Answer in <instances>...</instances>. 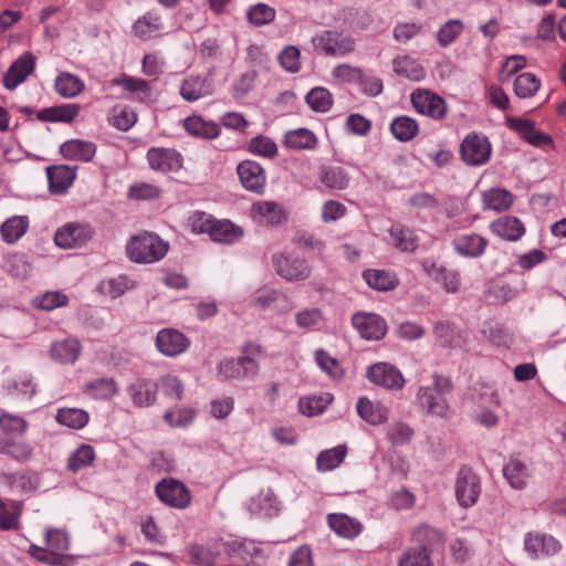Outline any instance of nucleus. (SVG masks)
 Returning a JSON list of instances; mask_svg holds the SVG:
<instances>
[{
    "label": "nucleus",
    "instance_id": "nucleus-1",
    "mask_svg": "<svg viewBox=\"0 0 566 566\" xmlns=\"http://www.w3.org/2000/svg\"><path fill=\"white\" fill-rule=\"evenodd\" d=\"M264 356L259 344H245L237 359L228 358L218 366L219 374L224 379H253L260 370V359Z\"/></svg>",
    "mask_w": 566,
    "mask_h": 566
},
{
    "label": "nucleus",
    "instance_id": "nucleus-2",
    "mask_svg": "<svg viewBox=\"0 0 566 566\" xmlns=\"http://www.w3.org/2000/svg\"><path fill=\"white\" fill-rule=\"evenodd\" d=\"M431 386L420 387L417 399L428 415L448 418L451 415V407L448 402V395L452 392L453 385L449 377L434 374Z\"/></svg>",
    "mask_w": 566,
    "mask_h": 566
},
{
    "label": "nucleus",
    "instance_id": "nucleus-3",
    "mask_svg": "<svg viewBox=\"0 0 566 566\" xmlns=\"http://www.w3.org/2000/svg\"><path fill=\"white\" fill-rule=\"evenodd\" d=\"M167 251L168 243L151 232L134 237L127 245V253L130 260L137 263L159 261L166 255Z\"/></svg>",
    "mask_w": 566,
    "mask_h": 566
},
{
    "label": "nucleus",
    "instance_id": "nucleus-4",
    "mask_svg": "<svg viewBox=\"0 0 566 566\" xmlns=\"http://www.w3.org/2000/svg\"><path fill=\"white\" fill-rule=\"evenodd\" d=\"M415 539L420 544L411 547L402 554L398 566H431L429 551L426 544L428 539H440V533L429 526H420L413 534Z\"/></svg>",
    "mask_w": 566,
    "mask_h": 566
},
{
    "label": "nucleus",
    "instance_id": "nucleus-5",
    "mask_svg": "<svg viewBox=\"0 0 566 566\" xmlns=\"http://www.w3.org/2000/svg\"><path fill=\"white\" fill-rule=\"evenodd\" d=\"M492 154V145L486 136L471 133L464 137L460 145L461 159L468 166L485 165Z\"/></svg>",
    "mask_w": 566,
    "mask_h": 566
},
{
    "label": "nucleus",
    "instance_id": "nucleus-6",
    "mask_svg": "<svg viewBox=\"0 0 566 566\" xmlns=\"http://www.w3.org/2000/svg\"><path fill=\"white\" fill-rule=\"evenodd\" d=\"M455 497L462 507L474 505L481 494L479 475L468 465H462L455 479Z\"/></svg>",
    "mask_w": 566,
    "mask_h": 566
},
{
    "label": "nucleus",
    "instance_id": "nucleus-7",
    "mask_svg": "<svg viewBox=\"0 0 566 566\" xmlns=\"http://www.w3.org/2000/svg\"><path fill=\"white\" fill-rule=\"evenodd\" d=\"M316 51L328 56L345 55L355 50V41L350 36H343L336 31L327 30L312 39Z\"/></svg>",
    "mask_w": 566,
    "mask_h": 566
},
{
    "label": "nucleus",
    "instance_id": "nucleus-8",
    "mask_svg": "<svg viewBox=\"0 0 566 566\" xmlns=\"http://www.w3.org/2000/svg\"><path fill=\"white\" fill-rule=\"evenodd\" d=\"M159 500L176 509H186L191 501L189 489L180 481L175 479H164L155 488Z\"/></svg>",
    "mask_w": 566,
    "mask_h": 566
},
{
    "label": "nucleus",
    "instance_id": "nucleus-9",
    "mask_svg": "<svg viewBox=\"0 0 566 566\" xmlns=\"http://www.w3.org/2000/svg\"><path fill=\"white\" fill-rule=\"evenodd\" d=\"M367 378L375 385L386 389L397 390L405 385V378L399 369L387 363H377L367 370Z\"/></svg>",
    "mask_w": 566,
    "mask_h": 566
},
{
    "label": "nucleus",
    "instance_id": "nucleus-10",
    "mask_svg": "<svg viewBox=\"0 0 566 566\" xmlns=\"http://www.w3.org/2000/svg\"><path fill=\"white\" fill-rule=\"evenodd\" d=\"M415 109L423 115L441 119L446 115V103L437 94L427 90H417L411 94Z\"/></svg>",
    "mask_w": 566,
    "mask_h": 566
},
{
    "label": "nucleus",
    "instance_id": "nucleus-11",
    "mask_svg": "<svg viewBox=\"0 0 566 566\" xmlns=\"http://www.w3.org/2000/svg\"><path fill=\"white\" fill-rule=\"evenodd\" d=\"M147 160L154 170L177 171L182 167V156L172 148L153 147L147 151Z\"/></svg>",
    "mask_w": 566,
    "mask_h": 566
},
{
    "label": "nucleus",
    "instance_id": "nucleus-12",
    "mask_svg": "<svg viewBox=\"0 0 566 566\" xmlns=\"http://www.w3.org/2000/svg\"><path fill=\"white\" fill-rule=\"evenodd\" d=\"M93 237V229L88 224L70 223L59 229L54 235L56 245L65 249L81 247Z\"/></svg>",
    "mask_w": 566,
    "mask_h": 566
},
{
    "label": "nucleus",
    "instance_id": "nucleus-13",
    "mask_svg": "<svg viewBox=\"0 0 566 566\" xmlns=\"http://www.w3.org/2000/svg\"><path fill=\"white\" fill-rule=\"evenodd\" d=\"M242 186L252 192L261 195L265 189V172L260 164L252 160H244L237 168Z\"/></svg>",
    "mask_w": 566,
    "mask_h": 566
},
{
    "label": "nucleus",
    "instance_id": "nucleus-14",
    "mask_svg": "<svg viewBox=\"0 0 566 566\" xmlns=\"http://www.w3.org/2000/svg\"><path fill=\"white\" fill-rule=\"evenodd\" d=\"M272 260L276 273L287 281L305 280L311 274V268L303 259L274 255Z\"/></svg>",
    "mask_w": 566,
    "mask_h": 566
},
{
    "label": "nucleus",
    "instance_id": "nucleus-15",
    "mask_svg": "<svg viewBox=\"0 0 566 566\" xmlns=\"http://www.w3.org/2000/svg\"><path fill=\"white\" fill-rule=\"evenodd\" d=\"M35 57L31 52L19 56L3 76V85L8 90H14L34 71Z\"/></svg>",
    "mask_w": 566,
    "mask_h": 566
},
{
    "label": "nucleus",
    "instance_id": "nucleus-16",
    "mask_svg": "<svg viewBox=\"0 0 566 566\" xmlns=\"http://www.w3.org/2000/svg\"><path fill=\"white\" fill-rule=\"evenodd\" d=\"M353 326L366 339L378 340L385 336L386 322L376 314L357 313L352 317Z\"/></svg>",
    "mask_w": 566,
    "mask_h": 566
},
{
    "label": "nucleus",
    "instance_id": "nucleus-17",
    "mask_svg": "<svg viewBox=\"0 0 566 566\" xmlns=\"http://www.w3.org/2000/svg\"><path fill=\"white\" fill-rule=\"evenodd\" d=\"M190 345L189 339L179 331L172 328L161 329L156 337V346L166 356H177Z\"/></svg>",
    "mask_w": 566,
    "mask_h": 566
},
{
    "label": "nucleus",
    "instance_id": "nucleus-18",
    "mask_svg": "<svg viewBox=\"0 0 566 566\" xmlns=\"http://www.w3.org/2000/svg\"><path fill=\"white\" fill-rule=\"evenodd\" d=\"M524 547L532 557L539 558L558 553L560 544L553 536L528 533L524 539Z\"/></svg>",
    "mask_w": 566,
    "mask_h": 566
},
{
    "label": "nucleus",
    "instance_id": "nucleus-19",
    "mask_svg": "<svg viewBox=\"0 0 566 566\" xmlns=\"http://www.w3.org/2000/svg\"><path fill=\"white\" fill-rule=\"evenodd\" d=\"M251 213L261 224L279 226L286 221V212L276 202L259 201L252 205Z\"/></svg>",
    "mask_w": 566,
    "mask_h": 566
},
{
    "label": "nucleus",
    "instance_id": "nucleus-20",
    "mask_svg": "<svg viewBox=\"0 0 566 566\" xmlns=\"http://www.w3.org/2000/svg\"><path fill=\"white\" fill-rule=\"evenodd\" d=\"M452 245L457 253L467 258H479L484 253L488 240L476 233H465L458 235Z\"/></svg>",
    "mask_w": 566,
    "mask_h": 566
},
{
    "label": "nucleus",
    "instance_id": "nucleus-21",
    "mask_svg": "<svg viewBox=\"0 0 566 566\" xmlns=\"http://www.w3.org/2000/svg\"><path fill=\"white\" fill-rule=\"evenodd\" d=\"M61 155L67 160L91 161L96 154V145L82 139H71L60 147Z\"/></svg>",
    "mask_w": 566,
    "mask_h": 566
},
{
    "label": "nucleus",
    "instance_id": "nucleus-22",
    "mask_svg": "<svg viewBox=\"0 0 566 566\" xmlns=\"http://www.w3.org/2000/svg\"><path fill=\"white\" fill-rule=\"evenodd\" d=\"M157 390L158 385L155 381L144 378L137 379L128 388L134 405L138 407L153 405L156 400Z\"/></svg>",
    "mask_w": 566,
    "mask_h": 566
},
{
    "label": "nucleus",
    "instance_id": "nucleus-23",
    "mask_svg": "<svg viewBox=\"0 0 566 566\" xmlns=\"http://www.w3.org/2000/svg\"><path fill=\"white\" fill-rule=\"evenodd\" d=\"M327 522L329 527L337 535L345 538H354L363 530V525L359 521L342 513L328 514Z\"/></svg>",
    "mask_w": 566,
    "mask_h": 566
},
{
    "label": "nucleus",
    "instance_id": "nucleus-24",
    "mask_svg": "<svg viewBox=\"0 0 566 566\" xmlns=\"http://www.w3.org/2000/svg\"><path fill=\"white\" fill-rule=\"evenodd\" d=\"M184 128L189 135L203 139H213L219 136L221 130L217 123L196 115L184 120Z\"/></svg>",
    "mask_w": 566,
    "mask_h": 566
},
{
    "label": "nucleus",
    "instance_id": "nucleus-25",
    "mask_svg": "<svg viewBox=\"0 0 566 566\" xmlns=\"http://www.w3.org/2000/svg\"><path fill=\"white\" fill-rule=\"evenodd\" d=\"M363 277L369 287L377 291H391L399 283L394 272L386 270L369 269L363 272Z\"/></svg>",
    "mask_w": 566,
    "mask_h": 566
},
{
    "label": "nucleus",
    "instance_id": "nucleus-26",
    "mask_svg": "<svg viewBox=\"0 0 566 566\" xmlns=\"http://www.w3.org/2000/svg\"><path fill=\"white\" fill-rule=\"evenodd\" d=\"M491 230L496 235L510 241L520 239L524 232L523 223L515 217H502L491 223Z\"/></svg>",
    "mask_w": 566,
    "mask_h": 566
},
{
    "label": "nucleus",
    "instance_id": "nucleus-27",
    "mask_svg": "<svg viewBox=\"0 0 566 566\" xmlns=\"http://www.w3.org/2000/svg\"><path fill=\"white\" fill-rule=\"evenodd\" d=\"M357 412L361 419L371 426H377L388 419V410L380 403H375L364 397L357 401Z\"/></svg>",
    "mask_w": 566,
    "mask_h": 566
},
{
    "label": "nucleus",
    "instance_id": "nucleus-28",
    "mask_svg": "<svg viewBox=\"0 0 566 566\" xmlns=\"http://www.w3.org/2000/svg\"><path fill=\"white\" fill-rule=\"evenodd\" d=\"M46 172L50 189L55 193L64 192L75 178V171L65 165L49 167Z\"/></svg>",
    "mask_w": 566,
    "mask_h": 566
},
{
    "label": "nucleus",
    "instance_id": "nucleus-29",
    "mask_svg": "<svg viewBox=\"0 0 566 566\" xmlns=\"http://www.w3.org/2000/svg\"><path fill=\"white\" fill-rule=\"evenodd\" d=\"M319 180L332 190H344L349 185L348 174L339 166H322L319 168Z\"/></svg>",
    "mask_w": 566,
    "mask_h": 566
},
{
    "label": "nucleus",
    "instance_id": "nucleus-30",
    "mask_svg": "<svg viewBox=\"0 0 566 566\" xmlns=\"http://www.w3.org/2000/svg\"><path fill=\"white\" fill-rule=\"evenodd\" d=\"M503 475L513 489L523 490L531 473L525 463L518 459H511L503 468Z\"/></svg>",
    "mask_w": 566,
    "mask_h": 566
},
{
    "label": "nucleus",
    "instance_id": "nucleus-31",
    "mask_svg": "<svg viewBox=\"0 0 566 566\" xmlns=\"http://www.w3.org/2000/svg\"><path fill=\"white\" fill-rule=\"evenodd\" d=\"M0 453L19 462H27L33 457V447L27 441L4 438L0 439Z\"/></svg>",
    "mask_w": 566,
    "mask_h": 566
},
{
    "label": "nucleus",
    "instance_id": "nucleus-32",
    "mask_svg": "<svg viewBox=\"0 0 566 566\" xmlns=\"http://www.w3.org/2000/svg\"><path fill=\"white\" fill-rule=\"evenodd\" d=\"M80 354L81 345L73 338L55 342L51 346L52 358L63 364L74 363Z\"/></svg>",
    "mask_w": 566,
    "mask_h": 566
},
{
    "label": "nucleus",
    "instance_id": "nucleus-33",
    "mask_svg": "<svg viewBox=\"0 0 566 566\" xmlns=\"http://www.w3.org/2000/svg\"><path fill=\"white\" fill-rule=\"evenodd\" d=\"M209 235L216 242L231 244L243 235V230L228 220H216Z\"/></svg>",
    "mask_w": 566,
    "mask_h": 566
},
{
    "label": "nucleus",
    "instance_id": "nucleus-34",
    "mask_svg": "<svg viewBox=\"0 0 566 566\" xmlns=\"http://www.w3.org/2000/svg\"><path fill=\"white\" fill-rule=\"evenodd\" d=\"M161 29V19L158 14L147 12L133 25L134 34L140 40H148Z\"/></svg>",
    "mask_w": 566,
    "mask_h": 566
},
{
    "label": "nucleus",
    "instance_id": "nucleus-35",
    "mask_svg": "<svg viewBox=\"0 0 566 566\" xmlns=\"http://www.w3.org/2000/svg\"><path fill=\"white\" fill-rule=\"evenodd\" d=\"M390 237L394 239V245L403 252H413L418 248V237L413 230L395 224L389 230Z\"/></svg>",
    "mask_w": 566,
    "mask_h": 566
},
{
    "label": "nucleus",
    "instance_id": "nucleus-36",
    "mask_svg": "<svg viewBox=\"0 0 566 566\" xmlns=\"http://www.w3.org/2000/svg\"><path fill=\"white\" fill-rule=\"evenodd\" d=\"M113 85L122 86L133 98L145 101L150 95L149 83L145 80L123 76L112 80Z\"/></svg>",
    "mask_w": 566,
    "mask_h": 566
},
{
    "label": "nucleus",
    "instance_id": "nucleus-37",
    "mask_svg": "<svg viewBox=\"0 0 566 566\" xmlns=\"http://www.w3.org/2000/svg\"><path fill=\"white\" fill-rule=\"evenodd\" d=\"M417 122L409 116H398L390 124V132L399 142H409L418 134Z\"/></svg>",
    "mask_w": 566,
    "mask_h": 566
},
{
    "label": "nucleus",
    "instance_id": "nucleus-38",
    "mask_svg": "<svg viewBox=\"0 0 566 566\" xmlns=\"http://www.w3.org/2000/svg\"><path fill=\"white\" fill-rule=\"evenodd\" d=\"M209 94H211V90L207 85V81L199 76L185 80L180 87V95L188 102H195Z\"/></svg>",
    "mask_w": 566,
    "mask_h": 566
},
{
    "label": "nucleus",
    "instance_id": "nucleus-39",
    "mask_svg": "<svg viewBox=\"0 0 566 566\" xmlns=\"http://www.w3.org/2000/svg\"><path fill=\"white\" fill-rule=\"evenodd\" d=\"M483 207L495 211L509 209L513 202L512 195L504 189H490L482 195Z\"/></svg>",
    "mask_w": 566,
    "mask_h": 566
},
{
    "label": "nucleus",
    "instance_id": "nucleus-40",
    "mask_svg": "<svg viewBox=\"0 0 566 566\" xmlns=\"http://www.w3.org/2000/svg\"><path fill=\"white\" fill-rule=\"evenodd\" d=\"M284 143L286 147L292 149H313L317 139L311 130L298 128L286 133Z\"/></svg>",
    "mask_w": 566,
    "mask_h": 566
},
{
    "label": "nucleus",
    "instance_id": "nucleus-41",
    "mask_svg": "<svg viewBox=\"0 0 566 566\" xmlns=\"http://www.w3.org/2000/svg\"><path fill=\"white\" fill-rule=\"evenodd\" d=\"M392 63L394 70L398 75L411 81H420L424 76L423 67L408 55L398 56Z\"/></svg>",
    "mask_w": 566,
    "mask_h": 566
},
{
    "label": "nucleus",
    "instance_id": "nucleus-42",
    "mask_svg": "<svg viewBox=\"0 0 566 566\" xmlns=\"http://www.w3.org/2000/svg\"><path fill=\"white\" fill-rule=\"evenodd\" d=\"M29 226L25 217H12L2 223L0 232L7 243L17 242L27 231Z\"/></svg>",
    "mask_w": 566,
    "mask_h": 566
},
{
    "label": "nucleus",
    "instance_id": "nucleus-43",
    "mask_svg": "<svg viewBox=\"0 0 566 566\" xmlns=\"http://www.w3.org/2000/svg\"><path fill=\"white\" fill-rule=\"evenodd\" d=\"M55 90L61 96L71 98L82 93L84 83L77 76L65 72L56 77Z\"/></svg>",
    "mask_w": 566,
    "mask_h": 566
},
{
    "label": "nucleus",
    "instance_id": "nucleus-44",
    "mask_svg": "<svg viewBox=\"0 0 566 566\" xmlns=\"http://www.w3.org/2000/svg\"><path fill=\"white\" fill-rule=\"evenodd\" d=\"M55 418L59 423L72 429H82L88 421L87 412L77 408H61Z\"/></svg>",
    "mask_w": 566,
    "mask_h": 566
},
{
    "label": "nucleus",
    "instance_id": "nucleus-45",
    "mask_svg": "<svg viewBox=\"0 0 566 566\" xmlns=\"http://www.w3.org/2000/svg\"><path fill=\"white\" fill-rule=\"evenodd\" d=\"M346 452L347 449L345 446H337L329 450L322 451L317 457V469L321 471H329L335 469L343 462Z\"/></svg>",
    "mask_w": 566,
    "mask_h": 566
},
{
    "label": "nucleus",
    "instance_id": "nucleus-46",
    "mask_svg": "<svg viewBox=\"0 0 566 566\" xmlns=\"http://www.w3.org/2000/svg\"><path fill=\"white\" fill-rule=\"evenodd\" d=\"M305 99L311 109L315 112L325 113L329 111L333 105L332 94L328 90L321 86L312 88Z\"/></svg>",
    "mask_w": 566,
    "mask_h": 566
},
{
    "label": "nucleus",
    "instance_id": "nucleus-47",
    "mask_svg": "<svg viewBox=\"0 0 566 566\" xmlns=\"http://www.w3.org/2000/svg\"><path fill=\"white\" fill-rule=\"evenodd\" d=\"M539 86L541 82L533 73H522L514 81V92L521 98L532 97Z\"/></svg>",
    "mask_w": 566,
    "mask_h": 566
},
{
    "label": "nucleus",
    "instance_id": "nucleus-48",
    "mask_svg": "<svg viewBox=\"0 0 566 566\" xmlns=\"http://www.w3.org/2000/svg\"><path fill=\"white\" fill-rule=\"evenodd\" d=\"M95 460V451L88 444H82L69 459L67 468L72 472H76Z\"/></svg>",
    "mask_w": 566,
    "mask_h": 566
},
{
    "label": "nucleus",
    "instance_id": "nucleus-49",
    "mask_svg": "<svg viewBox=\"0 0 566 566\" xmlns=\"http://www.w3.org/2000/svg\"><path fill=\"white\" fill-rule=\"evenodd\" d=\"M248 20L255 27L269 24L275 18V10L264 3L252 6L247 13Z\"/></svg>",
    "mask_w": 566,
    "mask_h": 566
},
{
    "label": "nucleus",
    "instance_id": "nucleus-50",
    "mask_svg": "<svg viewBox=\"0 0 566 566\" xmlns=\"http://www.w3.org/2000/svg\"><path fill=\"white\" fill-rule=\"evenodd\" d=\"M249 150L259 156L273 158L277 154L276 144L266 136H256L249 143Z\"/></svg>",
    "mask_w": 566,
    "mask_h": 566
},
{
    "label": "nucleus",
    "instance_id": "nucleus-51",
    "mask_svg": "<svg viewBox=\"0 0 566 566\" xmlns=\"http://www.w3.org/2000/svg\"><path fill=\"white\" fill-rule=\"evenodd\" d=\"M413 429L405 422H395L387 428V438L395 446H401L410 441Z\"/></svg>",
    "mask_w": 566,
    "mask_h": 566
},
{
    "label": "nucleus",
    "instance_id": "nucleus-52",
    "mask_svg": "<svg viewBox=\"0 0 566 566\" xmlns=\"http://www.w3.org/2000/svg\"><path fill=\"white\" fill-rule=\"evenodd\" d=\"M463 30L460 20H449L438 31L437 39L440 45H450Z\"/></svg>",
    "mask_w": 566,
    "mask_h": 566
},
{
    "label": "nucleus",
    "instance_id": "nucleus-53",
    "mask_svg": "<svg viewBox=\"0 0 566 566\" xmlns=\"http://www.w3.org/2000/svg\"><path fill=\"white\" fill-rule=\"evenodd\" d=\"M134 286V281L129 280L125 275H119L114 279H109L102 283L103 291L108 294L112 298H116L124 294L127 290Z\"/></svg>",
    "mask_w": 566,
    "mask_h": 566
},
{
    "label": "nucleus",
    "instance_id": "nucleus-54",
    "mask_svg": "<svg viewBox=\"0 0 566 566\" xmlns=\"http://www.w3.org/2000/svg\"><path fill=\"white\" fill-rule=\"evenodd\" d=\"M301 53L296 46L287 45L279 55L281 66L291 73H296L301 69Z\"/></svg>",
    "mask_w": 566,
    "mask_h": 566
},
{
    "label": "nucleus",
    "instance_id": "nucleus-55",
    "mask_svg": "<svg viewBox=\"0 0 566 566\" xmlns=\"http://www.w3.org/2000/svg\"><path fill=\"white\" fill-rule=\"evenodd\" d=\"M0 428L7 433L23 434L28 429V422L22 417L3 412L0 415Z\"/></svg>",
    "mask_w": 566,
    "mask_h": 566
},
{
    "label": "nucleus",
    "instance_id": "nucleus-56",
    "mask_svg": "<svg viewBox=\"0 0 566 566\" xmlns=\"http://www.w3.org/2000/svg\"><path fill=\"white\" fill-rule=\"evenodd\" d=\"M363 70L349 64H339L333 69V77L342 83H358L361 80Z\"/></svg>",
    "mask_w": 566,
    "mask_h": 566
},
{
    "label": "nucleus",
    "instance_id": "nucleus-57",
    "mask_svg": "<svg viewBox=\"0 0 566 566\" xmlns=\"http://www.w3.org/2000/svg\"><path fill=\"white\" fill-rule=\"evenodd\" d=\"M190 227L195 233H208L214 226L216 220L211 214L203 211H195L189 218Z\"/></svg>",
    "mask_w": 566,
    "mask_h": 566
},
{
    "label": "nucleus",
    "instance_id": "nucleus-58",
    "mask_svg": "<svg viewBox=\"0 0 566 566\" xmlns=\"http://www.w3.org/2000/svg\"><path fill=\"white\" fill-rule=\"evenodd\" d=\"M22 513L20 504L14 503L12 510L2 509L0 511V528L3 531L19 530V518Z\"/></svg>",
    "mask_w": 566,
    "mask_h": 566
},
{
    "label": "nucleus",
    "instance_id": "nucleus-59",
    "mask_svg": "<svg viewBox=\"0 0 566 566\" xmlns=\"http://www.w3.org/2000/svg\"><path fill=\"white\" fill-rule=\"evenodd\" d=\"M48 547L52 551L63 552L70 547V539L64 531L59 528L48 530L45 534Z\"/></svg>",
    "mask_w": 566,
    "mask_h": 566
},
{
    "label": "nucleus",
    "instance_id": "nucleus-60",
    "mask_svg": "<svg viewBox=\"0 0 566 566\" xmlns=\"http://www.w3.org/2000/svg\"><path fill=\"white\" fill-rule=\"evenodd\" d=\"M315 359L317 365L326 371L333 378L342 377V368L339 367L338 361L331 357L328 353L323 349H318L315 353Z\"/></svg>",
    "mask_w": 566,
    "mask_h": 566
},
{
    "label": "nucleus",
    "instance_id": "nucleus-61",
    "mask_svg": "<svg viewBox=\"0 0 566 566\" xmlns=\"http://www.w3.org/2000/svg\"><path fill=\"white\" fill-rule=\"evenodd\" d=\"M160 387L165 396L174 400H180L184 394V386L181 381L171 375L160 378Z\"/></svg>",
    "mask_w": 566,
    "mask_h": 566
},
{
    "label": "nucleus",
    "instance_id": "nucleus-62",
    "mask_svg": "<svg viewBox=\"0 0 566 566\" xmlns=\"http://www.w3.org/2000/svg\"><path fill=\"white\" fill-rule=\"evenodd\" d=\"M323 321V314L318 308H307L295 314V322L300 328H312Z\"/></svg>",
    "mask_w": 566,
    "mask_h": 566
},
{
    "label": "nucleus",
    "instance_id": "nucleus-63",
    "mask_svg": "<svg viewBox=\"0 0 566 566\" xmlns=\"http://www.w3.org/2000/svg\"><path fill=\"white\" fill-rule=\"evenodd\" d=\"M160 189L149 184H136L130 186L128 195L135 200L155 199L160 196Z\"/></svg>",
    "mask_w": 566,
    "mask_h": 566
},
{
    "label": "nucleus",
    "instance_id": "nucleus-64",
    "mask_svg": "<svg viewBox=\"0 0 566 566\" xmlns=\"http://www.w3.org/2000/svg\"><path fill=\"white\" fill-rule=\"evenodd\" d=\"M9 390L12 394L31 398L35 394V385L30 376L21 375L12 380L9 385Z\"/></svg>",
    "mask_w": 566,
    "mask_h": 566
}]
</instances>
